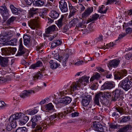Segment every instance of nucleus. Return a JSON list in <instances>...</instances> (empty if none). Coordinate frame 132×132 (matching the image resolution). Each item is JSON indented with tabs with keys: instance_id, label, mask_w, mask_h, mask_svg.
Returning <instances> with one entry per match:
<instances>
[{
	"instance_id": "f3484780",
	"label": "nucleus",
	"mask_w": 132,
	"mask_h": 132,
	"mask_svg": "<svg viewBox=\"0 0 132 132\" xmlns=\"http://www.w3.org/2000/svg\"><path fill=\"white\" fill-rule=\"evenodd\" d=\"M74 111V110L73 107L69 108L67 109L66 111H64L62 113H58L57 114L58 115L57 117H61V118H62L63 115L65 116L66 115L71 113Z\"/></svg>"
},
{
	"instance_id": "39448f33",
	"label": "nucleus",
	"mask_w": 132,
	"mask_h": 132,
	"mask_svg": "<svg viewBox=\"0 0 132 132\" xmlns=\"http://www.w3.org/2000/svg\"><path fill=\"white\" fill-rule=\"evenodd\" d=\"M39 20V17L38 16H35V19H31L28 21L29 26L33 29H35L37 26Z\"/></svg>"
},
{
	"instance_id": "603ef678",
	"label": "nucleus",
	"mask_w": 132,
	"mask_h": 132,
	"mask_svg": "<svg viewBox=\"0 0 132 132\" xmlns=\"http://www.w3.org/2000/svg\"><path fill=\"white\" fill-rule=\"evenodd\" d=\"M11 45H15L17 42V39L16 38H13L10 41Z\"/></svg>"
},
{
	"instance_id": "09e8293b",
	"label": "nucleus",
	"mask_w": 132,
	"mask_h": 132,
	"mask_svg": "<svg viewBox=\"0 0 132 132\" xmlns=\"http://www.w3.org/2000/svg\"><path fill=\"white\" fill-rule=\"evenodd\" d=\"M126 35V34L125 33H122L121 34H120L119 35L118 39L116 40V42L118 41V40H120Z\"/></svg>"
},
{
	"instance_id": "f704fd0d",
	"label": "nucleus",
	"mask_w": 132,
	"mask_h": 132,
	"mask_svg": "<svg viewBox=\"0 0 132 132\" xmlns=\"http://www.w3.org/2000/svg\"><path fill=\"white\" fill-rule=\"evenodd\" d=\"M43 76V72H39L36 73L33 76V79L34 80H35L40 79Z\"/></svg>"
},
{
	"instance_id": "6ab92c4d",
	"label": "nucleus",
	"mask_w": 132,
	"mask_h": 132,
	"mask_svg": "<svg viewBox=\"0 0 132 132\" xmlns=\"http://www.w3.org/2000/svg\"><path fill=\"white\" fill-rule=\"evenodd\" d=\"M38 9L37 8L32 7L31 8L29 11V17H33L36 15L38 12Z\"/></svg>"
},
{
	"instance_id": "f8f14e48",
	"label": "nucleus",
	"mask_w": 132,
	"mask_h": 132,
	"mask_svg": "<svg viewBox=\"0 0 132 132\" xmlns=\"http://www.w3.org/2000/svg\"><path fill=\"white\" fill-rule=\"evenodd\" d=\"M114 87L113 84L111 82H106L102 86L101 89L102 90L111 89Z\"/></svg>"
},
{
	"instance_id": "423d86ee",
	"label": "nucleus",
	"mask_w": 132,
	"mask_h": 132,
	"mask_svg": "<svg viewBox=\"0 0 132 132\" xmlns=\"http://www.w3.org/2000/svg\"><path fill=\"white\" fill-rule=\"evenodd\" d=\"M121 59L120 58H117L110 61L108 64V66L109 68H111L117 67L119 64Z\"/></svg>"
},
{
	"instance_id": "412c9836",
	"label": "nucleus",
	"mask_w": 132,
	"mask_h": 132,
	"mask_svg": "<svg viewBox=\"0 0 132 132\" xmlns=\"http://www.w3.org/2000/svg\"><path fill=\"white\" fill-rule=\"evenodd\" d=\"M69 6L70 11V14L69 15L70 17L74 15L77 12V10L75 7L73 6L71 3H69Z\"/></svg>"
},
{
	"instance_id": "bf43d9fd",
	"label": "nucleus",
	"mask_w": 132,
	"mask_h": 132,
	"mask_svg": "<svg viewBox=\"0 0 132 132\" xmlns=\"http://www.w3.org/2000/svg\"><path fill=\"white\" fill-rule=\"evenodd\" d=\"M114 45H115V44H114L113 42L110 43L109 44H106V46L107 47H106V48L107 49H108L109 48L108 47H112Z\"/></svg>"
},
{
	"instance_id": "393cba45",
	"label": "nucleus",
	"mask_w": 132,
	"mask_h": 132,
	"mask_svg": "<svg viewBox=\"0 0 132 132\" xmlns=\"http://www.w3.org/2000/svg\"><path fill=\"white\" fill-rule=\"evenodd\" d=\"M26 51V49L23 46H19V49L16 56H21L24 54Z\"/></svg>"
},
{
	"instance_id": "a211bd4d",
	"label": "nucleus",
	"mask_w": 132,
	"mask_h": 132,
	"mask_svg": "<svg viewBox=\"0 0 132 132\" xmlns=\"http://www.w3.org/2000/svg\"><path fill=\"white\" fill-rule=\"evenodd\" d=\"M2 53L5 56L10 55L12 52L11 47H4L1 49Z\"/></svg>"
},
{
	"instance_id": "dca6fc26",
	"label": "nucleus",
	"mask_w": 132,
	"mask_h": 132,
	"mask_svg": "<svg viewBox=\"0 0 132 132\" xmlns=\"http://www.w3.org/2000/svg\"><path fill=\"white\" fill-rule=\"evenodd\" d=\"M0 12L3 17L6 18L8 15V10L5 6L0 7Z\"/></svg>"
},
{
	"instance_id": "338daca9",
	"label": "nucleus",
	"mask_w": 132,
	"mask_h": 132,
	"mask_svg": "<svg viewBox=\"0 0 132 132\" xmlns=\"http://www.w3.org/2000/svg\"><path fill=\"white\" fill-rule=\"evenodd\" d=\"M77 21L75 19H73L70 22L72 26H74L77 23Z\"/></svg>"
},
{
	"instance_id": "2eb2a0df",
	"label": "nucleus",
	"mask_w": 132,
	"mask_h": 132,
	"mask_svg": "<svg viewBox=\"0 0 132 132\" xmlns=\"http://www.w3.org/2000/svg\"><path fill=\"white\" fill-rule=\"evenodd\" d=\"M58 30L56 26L54 24L49 27L46 29L45 33L46 34H51L54 31H56Z\"/></svg>"
},
{
	"instance_id": "20e7f679",
	"label": "nucleus",
	"mask_w": 132,
	"mask_h": 132,
	"mask_svg": "<svg viewBox=\"0 0 132 132\" xmlns=\"http://www.w3.org/2000/svg\"><path fill=\"white\" fill-rule=\"evenodd\" d=\"M72 99L71 98L69 97H66L61 98H57L55 99L54 102L56 104L58 103H62L68 104L70 103L71 102Z\"/></svg>"
},
{
	"instance_id": "0e129e2a",
	"label": "nucleus",
	"mask_w": 132,
	"mask_h": 132,
	"mask_svg": "<svg viewBox=\"0 0 132 132\" xmlns=\"http://www.w3.org/2000/svg\"><path fill=\"white\" fill-rule=\"evenodd\" d=\"M77 26L79 28H83L85 27V26L82 23L80 22L78 24Z\"/></svg>"
},
{
	"instance_id": "72a5a7b5",
	"label": "nucleus",
	"mask_w": 132,
	"mask_h": 132,
	"mask_svg": "<svg viewBox=\"0 0 132 132\" xmlns=\"http://www.w3.org/2000/svg\"><path fill=\"white\" fill-rule=\"evenodd\" d=\"M114 3L116 5H120L121 3L119 0H107L106 3V5L113 4Z\"/></svg>"
},
{
	"instance_id": "2f4dec72",
	"label": "nucleus",
	"mask_w": 132,
	"mask_h": 132,
	"mask_svg": "<svg viewBox=\"0 0 132 132\" xmlns=\"http://www.w3.org/2000/svg\"><path fill=\"white\" fill-rule=\"evenodd\" d=\"M116 111L119 112L120 114L122 115L126 113V109L122 107H116L115 108Z\"/></svg>"
},
{
	"instance_id": "052dcab7",
	"label": "nucleus",
	"mask_w": 132,
	"mask_h": 132,
	"mask_svg": "<svg viewBox=\"0 0 132 132\" xmlns=\"http://www.w3.org/2000/svg\"><path fill=\"white\" fill-rule=\"evenodd\" d=\"M79 113L77 112H74L71 114L72 117H74L78 116Z\"/></svg>"
},
{
	"instance_id": "8fccbe9b",
	"label": "nucleus",
	"mask_w": 132,
	"mask_h": 132,
	"mask_svg": "<svg viewBox=\"0 0 132 132\" xmlns=\"http://www.w3.org/2000/svg\"><path fill=\"white\" fill-rule=\"evenodd\" d=\"M102 39L103 37L102 35H100L98 37L95 38L94 40V42L95 43H97L98 42L102 40Z\"/></svg>"
},
{
	"instance_id": "1a4fd4ad",
	"label": "nucleus",
	"mask_w": 132,
	"mask_h": 132,
	"mask_svg": "<svg viewBox=\"0 0 132 132\" xmlns=\"http://www.w3.org/2000/svg\"><path fill=\"white\" fill-rule=\"evenodd\" d=\"M121 90L116 89L113 92L112 97V100L115 101L119 100L120 98Z\"/></svg>"
},
{
	"instance_id": "a19ab883",
	"label": "nucleus",
	"mask_w": 132,
	"mask_h": 132,
	"mask_svg": "<svg viewBox=\"0 0 132 132\" xmlns=\"http://www.w3.org/2000/svg\"><path fill=\"white\" fill-rule=\"evenodd\" d=\"M130 125H127L125 127L120 128L119 130V132H127V131Z\"/></svg>"
},
{
	"instance_id": "c85d7f7f",
	"label": "nucleus",
	"mask_w": 132,
	"mask_h": 132,
	"mask_svg": "<svg viewBox=\"0 0 132 132\" xmlns=\"http://www.w3.org/2000/svg\"><path fill=\"white\" fill-rule=\"evenodd\" d=\"M46 112H52L53 111L54 106L52 103H49L46 105L45 108Z\"/></svg>"
},
{
	"instance_id": "e433bc0d",
	"label": "nucleus",
	"mask_w": 132,
	"mask_h": 132,
	"mask_svg": "<svg viewBox=\"0 0 132 132\" xmlns=\"http://www.w3.org/2000/svg\"><path fill=\"white\" fill-rule=\"evenodd\" d=\"M69 57V55L68 54H65L63 57H61L60 58V60H61V58H62L63 61V65L64 66V67H66V61L68 59V58Z\"/></svg>"
},
{
	"instance_id": "b1692460",
	"label": "nucleus",
	"mask_w": 132,
	"mask_h": 132,
	"mask_svg": "<svg viewBox=\"0 0 132 132\" xmlns=\"http://www.w3.org/2000/svg\"><path fill=\"white\" fill-rule=\"evenodd\" d=\"M45 1L46 0H34V4L36 6H43L45 4Z\"/></svg>"
},
{
	"instance_id": "a18cd8bd",
	"label": "nucleus",
	"mask_w": 132,
	"mask_h": 132,
	"mask_svg": "<svg viewBox=\"0 0 132 132\" xmlns=\"http://www.w3.org/2000/svg\"><path fill=\"white\" fill-rule=\"evenodd\" d=\"M86 109L88 112L93 113V106L90 105H89L86 107Z\"/></svg>"
},
{
	"instance_id": "774afa93",
	"label": "nucleus",
	"mask_w": 132,
	"mask_h": 132,
	"mask_svg": "<svg viewBox=\"0 0 132 132\" xmlns=\"http://www.w3.org/2000/svg\"><path fill=\"white\" fill-rule=\"evenodd\" d=\"M35 116L36 117V120H37L38 122L41 120V117L40 116L35 115Z\"/></svg>"
},
{
	"instance_id": "49530a36",
	"label": "nucleus",
	"mask_w": 132,
	"mask_h": 132,
	"mask_svg": "<svg viewBox=\"0 0 132 132\" xmlns=\"http://www.w3.org/2000/svg\"><path fill=\"white\" fill-rule=\"evenodd\" d=\"M104 5H103L100 8V9L98 10V12L101 13H105L108 10V8L107 7L105 9L104 11H103V9L104 7H103Z\"/></svg>"
},
{
	"instance_id": "e2e57ef3",
	"label": "nucleus",
	"mask_w": 132,
	"mask_h": 132,
	"mask_svg": "<svg viewBox=\"0 0 132 132\" xmlns=\"http://www.w3.org/2000/svg\"><path fill=\"white\" fill-rule=\"evenodd\" d=\"M46 1H45V4L44 6L46 7H49L50 6H52L53 4L52 3L50 2H48L47 3H46Z\"/></svg>"
},
{
	"instance_id": "a878e982",
	"label": "nucleus",
	"mask_w": 132,
	"mask_h": 132,
	"mask_svg": "<svg viewBox=\"0 0 132 132\" xmlns=\"http://www.w3.org/2000/svg\"><path fill=\"white\" fill-rule=\"evenodd\" d=\"M49 64L50 68L53 69H55L60 66L59 64H58L56 62L52 60L50 61Z\"/></svg>"
},
{
	"instance_id": "ddd939ff",
	"label": "nucleus",
	"mask_w": 132,
	"mask_h": 132,
	"mask_svg": "<svg viewBox=\"0 0 132 132\" xmlns=\"http://www.w3.org/2000/svg\"><path fill=\"white\" fill-rule=\"evenodd\" d=\"M46 125L44 123L41 122L36 126L35 130L36 132L37 131H41L44 129H46Z\"/></svg>"
},
{
	"instance_id": "864d4df0",
	"label": "nucleus",
	"mask_w": 132,
	"mask_h": 132,
	"mask_svg": "<svg viewBox=\"0 0 132 132\" xmlns=\"http://www.w3.org/2000/svg\"><path fill=\"white\" fill-rule=\"evenodd\" d=\"M109 128L111 129H116L117 128V125H114V123H111L109 125Z\"/></svg>"
},
{
	"instance_id": "69168bd1",
	"label": "nucleus",
	"mask_w": 132,
	"mask_h": 132,
	"mask_svg": "<svg viewBox=\"0 0 132 132\" xmlns=\"http://www.w3.org/2000/svg\"><path fill=\"white\" fill-rule=\"evenodd\" d=\"M24 1L26 4L28 5H30L33 2L32 0H25Z\"/></svg>"
},
{
	"instance_id": "37998d69",
	"label": "nucleus",
	"mask_w": 132,
	"mask_h": 132,
	"mask_svg": "<svg viewBox=\"0 0 132 132\" xmlns=\"http://www.w3.org/2000/svg\"><path fill=\"white\" fill-rule=\"evenodd\" d=\"M6 39L5 37L3 36H0V44H2L3 45H5V41Z\"/></svg>"
},
{
	"instance_id": "473e14b6",
	"label": "nucleus",
	"mask_w": 132,
	"mask_h": 132,
	"mask_svg": "<svg viewBox=\"0 0 132 132\" xmlns=\"http://www.w3.org/2000/svg\"><path fill=\"white\" fill-rule=\"evenodd\" d=\"M62 43L61 41L60 40H55L51 44V48H53L61 45Z\"/></svg>"
},
{
	"instance_id": "4468645a",
	"label": "nucleus",
	"mask_w": 132,
	"mask_h": 132,
	"mask_svg": "<svg viewBox=\"0 0 132 132\" xmlns=\"http://www.w3.org/2000/svg\"><path fill=\"white\" fill-rule=\"evenodd\" d=\"M10 7L12 13L15 15H18L20 14L21 12L23 11V10L19 8H17L15 7L13 5L11 4L10 5Z\"/></svg>"
},
{
	"instance_id": "9d476101",
	"label": "nucleus",
	"mask_w": 132,
	"mask_h": 132,
	"mask_svg": "<svg viewBox=\"0 0 132 132\" xmlns=\"http://www.w3.org/2000/svg\"><path fill=\"white\" fill-rule=\"evenodd\" d=\"M92 100L91 97L89 95L83 97L82 103L83 106H86L89 105V103Z\"/></svg>"
},
{
	"instance_id": "3c124183",
	"label": "nucleus",
	"mask_w": 132,
	"mask_h": 132,
	"mask_svg": "<svg viewBox=\"0 0 132 132\" xmlns=\"http://www.w3.org/2000/svg\"><path fill=\"white\" fill-rule=\"evenodd\" d=\"M126 33V35L128 34H129L132 32V28L130 27H128L126 28L125 30Z\"/></svg>"
},
{
	"instance_id": "5fc2aeb1",
	"label": "nucleus",
	"mask_w": 132,
	"mask_h": 132,
	"mask_svg": "<svg viewBox=\"0 0 132 132\" xmlns=\"http://www.w3.org/2000/svg\"><path fill=\"white\" fill-rule=\"evenodd\" d=\"M99 16V15L98 14H95L92 15V18L93 20L95 21L96 20Z\"/></svg>"
},
{
	"instance_id": "13d9d810",
	"label": "nucleus",
	"mask_w": 132,
	"mask_h": 132,
	"mask_svg": "<svg viewBox=\"0 0 132 132\" xmlns=\"http://www.w3.org/2000/svg\"><path fill=\"white\" fill-rule=\"evenodd\" d=\"M51 121L52 120H50V118H47L45 120V122L44 123L46 125V124H48L49 125V124L52 123L51 122Z\"/></svg>"
},
{
	"instance_id": "7ed1b4c3",
	"label": "nucleus",
	"mask_w": 132,
	"mask_h": 132,
	"mask_svg": "<svg viewBox=\"0 0 132 132\" xmlns=\"http://www.w3.org/2000/svg\"><path fill=\"white\" fill-rule=\"evenodd\" d=\"M15 77V74L13 72H10L8 73L6 77H0V84L11 80Z\"/></svg>"
},
{
	"instance_id": "9b49d317",
	"label": "nucleus",
	"mask_w": 132,
	"mask_h": 132,
	"mask_svg": "<svg viewBox=\"0 0 132 132\" xmlns=\"http://www.w3.org/2000/svg\"><path fill=\"white\" fill-rule=\"evenodd\" d=\"M127 73V71L126 70L120 72H117L114 75V79L120 80L122 78L123 76H126Z\"/></svg>"
},
{
	"instance_id": "f03ea898",
	"label": "nucleus",
	"mask_w": 132,
	"mask_h": 132,
	"mask_svg": "<svg viewBox=\"0 0 132 132\" xmlns=\"http://www.w3.org/2000/svg\"><path fill=\"white\" fill-rule=\"evenodd\" d=\"M129 78L121 80L119 84V86L125 91H127L132 87V80Z\"/></svg>"
},
{
	"instance_id": "0eeeda50",
	"label": "nucleus",
	"mask_w": 132,
	"mask_h": 132,
	"mask_svg": "<svg viewBox=\"0 0 132 132\" xmlns=\"http://www.w3.org/2000/svg\"><path fill=\"white\" fill-rule=\"evenodd\" d=\"M59 4V8L62 12H65L68 11L67 3L65 0H61Z\"/></svg>"
},
{
	"instance_id": "79ce46f5",
	"label": "nucleus",
	"mask_w": 132,
	"mask_h": 132,
	"mask_svg": "<svg viewBox=\"0 0 132 132\" xmlns=\"http://www.w3.org/2000/svg\"><path fill=\"white\" fill-rule=\"evenodd\" d=\"M16 19V17L14 16H12L7 21L6 23L8 25L13 22Z\"/></svg>"
},
{
	"instance_id": "f257e3e1",
	"label": "nucleus",
	"mask_w": 132,
	"mask_h": 132,
	"mask_svg": "<svg viewBox=\"0 0 132 132\" xmlns=\"http://www.w3.org/2000/svg\"><path fill=\"white\" fill-rule=\"evenodd\" d=\"M23 118L22 120L19 121L20 123L22 125L25 124L29 120V117L27 116H23L22 113H16L12 115L7 121L6 124V129L8 131H11L12 128H15L16 126V120Z\"/></svg>"
},
{
	"instance_id": "5701e85b",
	"label": "nucleus",
	"mask_w": 132,
	"mask_h": 132,
	"mask_svg": "<svg viewBox=\"0 0 132 132\" xmlns=\"http://www.w3.org/2000/svg\"><path fill=\"white\" fill-rule=\"evenodd\" d=\"M93 7H88L85 10L84 13L82 14L83 16L85 17L88 16L93 11Z\"/></svg>"
},
{
	"instance_id": "4d7b16f0",
	"label": "nucleus",
	"mask_w": 132,
	"mask_h": 132,
	"mask_svg": "<svg viewBox=\"0 0 132 132\" xmlns=\"http://www.w3.org/2000/svg\"><path fill=\"white\" fill-rule=\"evenodd\" d=\"M38 112V111L36 110H33L29 112L28 114L30 115H33L36 113Z\"/></svg>"
},
{
	"instance_id": "aec40b11",
	"label": "nucleus",
	"mask_w": 132,
	"mask_h": 132,
	"mask_svg": "<svg viewBox=\"0 0 132 132\" xmlns=\"http://www.w3.org/2000/svg\"><path fill=\"white\" fill-rule=\"evenodd\" d=\"M32 93H34L35 92L32 90H25L23 92L22 94H20V96L21 98H24L28 96Z\"/></svg>"
},
{
	"instance_id": "c03bdc74",
	"label": "nucleus",
	"mask_w": 132,
	"mask_h": 132,
	"mask_svg": "<svg viewBox=\"0 0 132 132\" xmlns=\"http://www.w3.org/2000/svg\"><path fill=\"white\" fill-rule=\"evenodd\" d=\"M63 32L66 34H68L69 33V28L68 25L67 24L65 25L63 27Z\"/></svg>"
},
{
	"instance_id": "bb28decb",
	"label": "nucleus",
	"mask_w": 132,
	"mask_h": 132,
	"mask_svg": "<svg viewBox=\"0 0 132 132\" xmlns=\"http://www.w3.org/2000/svg\"><path fill=\"white\" fill-rule=\"evenodd\" d=\"M65 19L63 15H62L60 18L56 22V23L58 27L60 28L62 27L63 23V21Z\"/></svg>"
},
{
	"instance_id": "6e6552de",
	"label": "nucleus",
	"mask_w": 132,
	"mask_h": 132,
	"mask_svg": "<svg viewBox=\"0 0 132 132\" xmlns=\"http://www.w3.org/2000/svg\"><path fill=\"white\" fill-rule=\"evenodd\" d=\"M9 57H3L0 56V65L3 67H6L9 65Z\"/></svg>"
},
{
	"instance_id": "680f3d73",
	"label": "nucleus",
	"mask_w": 132,
	"mask_h": 132,
	"mask_svg": "<svg viewBox=\"0 0 132 132\" xmlns=\"http://www.w3.org/2000/svg\"><path fill=\"white\" fill-rule=\"evenodd\" d=\"M57 116L58 115L56 114H54L51 115L50 117L49 118H50V120H52L53 119H55L57 117Z\"/></svg>"
},
{
	"instance_id": "4be33fe9",
	"label": "nucleus",
	"mask_w": 132,
	"mask_h": 132,
	"mask_svg": "<svg viewBox=\"0 0 132 132\" xmlns=\"http://www.w3.org/2000/svg\"><path fill=\"white\" fill-rule=\"evenodd\" d=\"M88 79L89 78L88 77H82L79 79L78 81L80 84H81V86L84 85L85 86L88 82Z\"/></svg>"
},
{
	"instance_id": "58836bf2",
	"label": "nucleus",
	"mask_w": 132,
	"mask_h": 132,
	"mask_svg": "<svg viewBox=\"0 0 132 132\" xmlns=\"http://www.w3.org/2000/svg\"><path fill=\"white\" fill-rule=\"evenodd\" d=\"M100 74L98 73H96L90 79V81H93L95 79L98 80L100 78Z\"/></svg>"
},
{
	"instance_id": "ea45409f",
	"label": "nucleus",
	"mask_w": 132,
	"mask_h": 132,
	"mask_svg": "<svg viewBox=\"0 0 132 132\" xmlns=\"http://www.w3.org/2000/svg\"><path fill=\"white\" fill-rule=\"evenodd\" d=\"M130 117L128 116H124L122 119L120 120V122H126L129 121L130 120Z\"/></svg>"
},
{
	"instance_id": "c9c22d12",
	"label": "nucleus",
	"mask_w": 132,
	"mask_h": 132,
	"mask_svg": "<svg viewBox=\"0 0 132 132\" xmlns=\"http://www.w3.org/2000/svg\"><path fill=\"white\" fill-rule=\"evenodd\" d=\"M36 117L34 116L32 117L31 119V121L32 122L31 127L33 128H35V127L38 122Z\"/></svg>"
},
{
	"instance_id": "6e6d98bb",
	"label": "nucleus",
	"mask_w": 132,
	"mask_h": 132,
	"mask_svg": "<svg viewBox=\"0 0 132 132\" xmlns=\"http://www.w3.org/2000/svg\"><path fill=\"white\" fill-rule=\"evenodd\" d=\"M132 54L130 53H129L126 54L125 55V58L127 60H129L132 57Z\"/></svg>"
},
{
	"instance_id": "7c9ffc66",
	"label": "nucleus",
	"mask_w": 132,
	"mask_h": 132,
	"mask_svg": "<svg viewBox=\"0 0 132 132\" xmlns=\"http://www.w3.org/2000/svg\"><path fill=\"white\" fill-rule=\"evenodd\" d=\"M59 15L58 12L55 10H52L50 13V16L54 19L57 18L59 16Z\"/></svg>"
},
{
	"instance_id": "de8ad7c7",
	"label": "nucleus",
	"mask_w": 132,
	"mask_h": 132,
	"mask_svg": "<svg viewBox=\"0 0 132 132\" xmlns=\"http://www.w3.org/2000/svg\"><path fill=\"white\" fill-rule=\"evenodd\" d=\"M16 132H27L26 128L25 127L19 128L16 130Z\"/></svg>"
},
{
	"instance_id": "cd10ccee",
	"label": "nucleus",
	"mask_w": 132,
	"mask_h": 132,
	"mask_svg": "<svg viewBox=\"0 0 132 132\" xmlns=\"http://www.w3.org/2000/svg\"><path fill=\"white\" fill-rule=\"evenodd\" d=\"M102 93H100L96 95L94 99V103L97 105L99 104V100L101 98V97H102Z\"/></svg>"
},
{
	"instance_id": "c756f323",
	"label": "nucleus",
	"mask_w": 132,
	"mask_h": 132,
	"mask_svg": "<svg viewBox=\"0 0 132 132\" xmlns=\"http://www.w3.org/2000/svg\"><path fill=\"white\" fill-rule=\"evenodd\" d=\"M81 86V84H80L78 81L73 84L70 86V90L71 91H73L77 89V87H79Z\"/></svg>"
},
{
	"instance_id": "4c0bfd02",
	"label": "nucleus",
	"mask_w": 132,
	"mask_h": 132,
	"mask_svg": "<svg viewBox=\"0 0 132 132\" xmlns=\"http://www.w3.org/2000/svg\"><path fill=\"white\" fill-rule=\"evenodd\" d=\"M24 44L27 45L29 43L30 40V37L28 35H25L23 37Z\"/></svg>"
}]
</instances>
